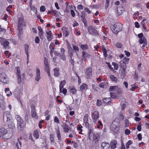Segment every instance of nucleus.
<instances>
[{"label": "nucleus", "instance_id": "obj_1", "mask_svg": "<svg viewBox=\"0 0 149 149\" xmlns=\"http://www.w3.org/2000/svg\"><path fill=\"white\" fill-rule=\"evenodd\" d=\"M120 121L118 118H116L112 123L111 129L113 132L117 133L120 130Z\"/></svg>", "mask_w": 149, "mask_h": 149}, {"label": "nucleus", "instance_id": "obj_2", "mask_svg": "<svg viewBox=\"0 0 149 149\" xmlns=\"http://www.w3.org/2000/svg\"><path fill=\"white\" fill-rule=\"evenodd\" d=\"M111 28L113 33L116 35L123 30V25L120 23H115L114 25L111 26Z\"/></svg>", "mask_w": 149, "mask_h": 149}, {"label": "nucleus", "instance_id": "obj_3", "mask_svg": "<svg viewBox=\"0 0 149 149\" xmlns=\"http://www.w3.org/2000/svg\"><path fill=\"white\" fill-rule=\"evenodd\" d=\"M16 71V75L17 77L18 83L21 84L22 82H24L25 78V74L24 73L21 74L19 66L16 67L15 68Z\"/></svg>", "mask_w": 149, "mask_h": 149}, {"label": "nucleus", "instance_id": "obj_4", "mask_svg": "<svg viewBox=\"0 0 149 149\" xmlns=\"http://www.w3.org/2000/svg\"><path fill=\"white\" fill-rule=\"evenodd\" d=\"M119 66L120 71L121 72V76L123 78L126 75V65L122 63V61H120L118 63Z\"/></svg>", "mask_w": 149, "mask_h": 149}, {"label": "nucleus", "instance_id": "obj_5", "mask_svg": "<svg viewBox=\"0 0 149 149\" xmlns=\"http://www.w3.org/2000/svg\"><path fill=\"white\" fill-rule=\"evenodd\" d=\"M17 124V129L20 131L22 130L23 129V120L22 118L18 115L15 116Z\"/></svg>", "mask_w": 149, "mask_h": 149}, {"label": "nucleus", "instance_id": "obj_6", "mask_svg": "<svg viewBox=\"0 0 149 149\" xmlns=\"http://www.w3.org/2000/svg\"><path fill=\"white\" fill-rule=\"evenodd\" d=\"M88 32L90 34L95 36H99V33L93 26H89L88 27Z\"/></svg>", "mask_w": 149, "mask_h": 149}, {"label": "nucleus", "instance_id": "obj_7", "mask_svg": "<svg viewBox=\"0 0 149 149\" xmlns=\"http://www.w3.org/2000/svg\"><path fill=\"white\" fill-rule=\"evenodd\" d=\"M4 130L3 132V138L7 139H10L12 136L13 134L12 131L8 130L3 128Z\"/></svg>", "mask_w": 149, "mask_h": 149}, {"label": "nucleus", "instance_id": "obj_8", "mask_svg": "<svg viewBox=\"0 0 149 149\" xmlns=\"http://www.w3.org/2000/svg\"><path fill=\"white\" fill-rule=\"evenodd\" d=\"M91 118L94 123H95L99 118V113L97 111H95L92 113Z\"/></svg>", "mask_w": 149, "mask_h": 149}, {"label": "nucleus", "instance_id": "obj_9", "mask_svg": "<svg viewBox=\"0 0 149 149\" xmlns=\"http://www.w3.org/2000/svg\"><path fill=\"white\" fill-rule=\"evenodd\" d=\"M0 42L1 45H2L5 49H9V42L6 39L3 38L2 37H0Z\"/></svg>", "mask_w": 149, "mask_h": 149}, {"label": "nucleus", "instance_id": "obj_10", "mask_svg": "<svg viewBox=\"0 0 149 149\" xmlns=\"http://www.w3.org/2000/svg\"><path fill=\"white\" fill-rule=\"evenodd\" d=\"M93 73L92 69L89 67L86 68L85 71L86 77L87 79H89L92 77Z\"/></svg>", "mask_w": 149, "mask_h": 149}, {"label": "nucleus", "instance_id": "obj_11", "mask_svg": "<svg viewBox=\"0 0 149 149\" xmlns=\"http://www.w3.org/2000/svg\"><path fill=\"white\" fill-rule=\"evenodd\" d=\"M44 62L45 71L47 72L50 70L49 64L48 63V59L46 57L44 58Z\"/></svg>", "mask_w": 149, "mask_h": 149}, {"label": "nucleus", "instance_id": "obj_12", "mask_svg": "<svg viewBox=\"0 0 149 149\" xmlns=\"http://www.w3.org/2000/svg\"><path fill=\"white\" fill-rule=\"evenodd\" d=\"M24 50L25 54L27 56V64L29 62V46L28 44H25L24 45Z\"/></svg>", "mask_w": 149, "mask_h": 149}, {"label": "nucleus", "instance_id": "obj_13", "mask_svg": "<svg viewBox=\"0 0 149 149\" xmlns=\"http://www.w3.org/2000/svg\"><path fill=\"white\" fill-rule=\"evenodd\" d=\"M84 122L85 124L86 127H88L89 124L88 123V115L87 113L86 114L84 118Z\"/></svg>", "mask_w": 149, "mask_h": 149}, {"label": "nucleus", "instance_id": "obj_14", "mask_svg": "<svg viewBox=\"0 0 149 149\" xmlns=\"http://www.w3.org/2000/svg\"><path fill=\"white\" fill-rule=\"evenodd\" d=\"M85 13L83 11L81 12V20L84 23L85 26H87V20L86 19L85 17Z\"/></svg>", "mask_w": 149, "mask_h": 149}, {"label": "nucleus", "instance_id": "obj_15", "mask_svg": "<svg viewBox=\"0 0 149 149\" xmlns=\"http://www.w3.org/2000/svg\"><path fill=\"white\" fill-rule=\"evenodd\" d=\"M46 33L47 34L46 37L48 40L49 41H51L53 37L51 31L49 30L46 31Z\"/></svg>", "mask_w": 149, "mask_h": 149}, {"label": "nucleus", "instance_id": "obj_16", "mask_svg": "<svg viewBox=\"0 0 149 149\" xmlns=\"http://www.w3.org/2000/svg\"><path fill=\"white\" fill-rule=\"evenodd\" d=\"M68 88L70 93L72 95H74L76 94L77 90L74 86H70Z\"/></svg>", "mask_w": 149, "mask_h": 149}, {"label": "nucleus", "instance_id": "obj_17", "mask_svg": "<svg viewBox=\"0 0 149 149\" xmlns=\"http://www.w3.org/2000/svg\"><path fill=\"white\" fill-rule=\"evenodd\" d=\"M68 29L67 27L63 26L61 28V30L63 31V36L66 37L69 36V33L68 31Z\"/></svg>", "mask_w": 149, "mask_h": 149}, {"label": "nucleus", "instance_id": "obj_18", "mask_svg": "<svg viewBox=\"0 0 149 149\" xmlns=\"http://www.w3.org/2000/svg\"><path fill=\"white\" fill-rule=\"evenodd\" d=\"M40 70L38 69H37L36 70V74L35 77V80L37 81H38L40 79Z\"/></svg>", "mask_w": 149, "mask_h": 149}, {"label": "nucleus", "instance_id": "obj_19", "mask_svg": "<svg viewBox=\"0 0 149 149\" xmlns=\"http://www.w3.org/2000/svg\"><path fill=\"white\" fill-rule=\"evenodd\" d=\"M7 124L8 127L10 129H13L15 127V125L14 123L12 121V120L7 121Z\"/></svg>", "mask_w": 149, "mask_h": 149}, {"label": "nucleus", "instance_id": "obj_20", "mask_svg": "<svg viewBox=\"0 0 149 149\" xmlns=\"http://www.w3.org/2000/svg\"><path fill=\"white\" fill-rule=\"evenodd\" d=\"M117 143L116 141L113 140L109 144L110 147L111 149H115L116 147V145Z\"/></svg>", "mask_w": 149, "mask_h": 149}, {"label": "nucleus", "instance_id": "obj_21", "mask_svg": "<svg viewBox=\"0 0 149 149\" xmlns=\"http://www.w3.org/2000/svg\"><path fill=\"white\" fill-rule=\"evenodd\" d=\"M62 127L65 132L68 133L69 132L70 128L67 124L65 123H63Z\"/></svg>", "mask_w": 149, "mask_h": 149}, {"label": "nucleus", "instance_id": "obj_22", "mask_svg": "<svg viewBox=\"0 0 149 149\" xmlns=\"http://www.w3.org/2000/svg\"><path fill=\"white\" fill-rule=\"evenodd\" d=\"M93 142L95 143H97L99 141V137L98 135L95 134V135H93Z\"/></svg>", "mask_w": 149, "mask_h": 149}, {"label": "nucleus", "instance_id": "obj_23", "mask_svg": "<svg viewBox=\"0 0 149 149\" xmlns=\"http://www.w3.org/2000/svg\"><path fill=\"white\" fill-rule=\"evenodd\" d=\"M101 146L103 149H109L110 148L109 144L107 142L102 143Z\"/></svg>", "mask_w": 149, "mask_h": 149}, {"label": "nucleus", "instance_id": "obj_24", "mask_svg": "<svg viewBox=\"0 0 149 149\" xmlns=\"http://www.w3.org/2000/svg\"><path fill=\"white\" fill-rule=\"evenodd\" d=\"M65 84L66 81L65 80L61 81L60 82L59 84V91L61 93L62 89V88H63Z\"/></svg>", "mask_w": 149, "mask_h": 149}, {"label": "nucleus", "instance_id": "obj_25", "mask_svg": "<svg viewBox=\"0 0 149 149\" xmlns=\"http://www.w3.org/2000/svg\"><path fill=\"white\" fill-rule=\"evenodd\" d=\"M83 57L85 58L88 59L91 56V55L86 52L85 51H83L82 52Z\"/></svg>", "mask_w": 149, "mask_h": 149}, {"label": "nucleus", "instance_id": "obj_26", "mask_svg": "<svg viewBox=\"0 0 149 149\" xmlns=\"http://www.w3.org/2000/svg\"><path fill=\"white\" fill-rule=\"evenodd\" d=\"M5 115L7 117V121L10 120H12L11 115L10 112L6 111L4 112V115Z\"/></svg>", "mask_w": 149, "mask_h": 149}, {"label": "nucleus", "instance_id": "obj_27", "mask_svg": "<svg viewBox=\"0 0 149 149\" xmlns=\"http://www.w3.org/2000/svg\"><path fill=\"white\" fill-rule=\"evenodd\" d=\"M111 98L110 97L104 98L102 99V101L104 104H107L111 102Z\"/></svg>", "mask_w": 149, "mask_h": 149}, {"label": "nucleus", "instance_id": "obj_28", "mask_svg": "<svg viewBox=\"0 0 149 149\" xmlns=\"http://www.w3.org/2000/svg\"><path fill=\"white\" fill-rule=\"evenodd\" d=\"M53 71H54V75L56 77H58L60 74L59 72V69L58 68H54Z\"/></svg>", "mask_w": 149, "mask_h": 149}, {"label": "nucleus", "instance_id": "obj_29", "mask_svg": "<svg viewBox=\"0 0 149 149\" xmlns=\"http://www.w3.org/2000/svg\"><path fill=\"white\" fill-rule=\"evenodd\" d=\"M88 85L87 84L83 83L80 87V90L83 91L84 90H86L88 89Z\"/></svg>", "mask_w": 149, "mask_h": 149}, {"label": "nucleus", "instance_id": "obj_30", "mask_svg": "<svg viewBox=\"0 0 149 149\" xmlns=\"http://www.w3.org/2000/svg\"><path fill=\"white\" fill-rule=\"evenodd\" d=\"M95 134L93 132V130L90 129L89 130L88 133V138L89 139H91V137H92V136H93V135H95Z\"/></svg>", "mask_w": 149, "mask_h": 149}, {"label": "nucleus", "instance_id": "obj_31", "mask_svg": "<svg viewBox=\"0 0 149 149\" xmlns=\"http://www.w3.org/2000/svg\"><path fill=\"white\" fill-rule=\"evenodd\" d=\"M56 134H57L58 140L59 141H61V132L59 128L56 130Z\"/></svg>", "mask_w": 149, "mask_h": 149}, {"label": "nucleus", "instance_id": "obj_32", "mask_svg": "<svg viewBox=\"0 0 149 149\" xmlns=\"http://www.w3.org/2000/svg\"><path fill=\"white\" fill-rule=\"evenodd\" d=\"M33 136L36 139H38L39 137V132L38 130L36 129L33 131Z\"/></svg>", "mask_w": 149, "mask_h": 149}, {"label": "nucleus", "instance_id": "obj_33", "mask_svg": "<svg viewBox=\"0 0 149 149\" xmlns=\"http://www.w3.org/2000/svg\"><path fill=\"white\" fill-rule=\"evenodd\" d=\"M16 146L17 149H21L22 146V142L19 141V139H17V142L16 143Z\"/></svg>", "mask_w": 149, "mask_h": 149}, {"label": "nucleus", "instance_id": "obj_34", "mask_svg": "<svg viewBox=\"0 0 149 149\" xmlns=\"http://www.w3.org/2000/svg\"><path fill=\"white\" fill-rule=\"evenodd\" d=\"M83 126L81 125H78L77 127V130L79 131V134H83L82 132L83 131Z\"/></svg>", "mask_w": 149, "mask_h": 149}, {"label": "nucleus", "instance_id": "obj_35", "mask_svg": "<svg viewBox=\"0 0 149 149\" xmlns=\"http://www.w3.org/2000/svg\"><path fill=\"white\" fill-rule=\"evenodd\" d=\"M5 92L7 93L6 96L8 97H9L11 95L12 92L10 91L9 88H6L5 89Z\"/></svg>", "mask_w": 149, "mask_h": 149}, {"label": "nucleus", "instance_id": "obj_36", "mask_svg": "<svg viewBox=\"0 0 149 149\" xmlns=\"http://www.w3.org/2000/svg\"><path fill=\"white\" fill-rule=\"evenodd\" d=\"M92 88L94 90V91H97L99 89L98 86L96 84H94L92 85Z\"/></svg>", "mask_w": 149, "mask_h": 149}, {"label": "nucleus", "instance_id": "obj_37", "mask_svg": "<svg viewBox=\"0 0 149 149\" xmlns=\"http://www.w3.org/2000/svg\"><path fill=\"white\" fill-rule=\"evenodd\" d=\"M55 46L54 44V43L51 42L49 45V48L50 49V52H54V51Z\"/></svg>", "mask_w": 149, "mask_h": 149}, {"label": "nucleus", "instance_id": "obj_38", "mask_svg": "<svg viewBox=\"0 0 149 149\" xmlns=\"http://www.w3.org/2000/svg\"><path fill=\"white\" fill-rule=\"evenodd\" d=\"M102 50L103 51L104 56L105 58L107 57L108 56L107 54V51L106 50L105 47L104 45L102 46Z\"/></svg>", "mask_w": 149, "mask_h": 149}, {"label": "nucleus", "instance_id": "obj_39", "mask_svg": "<svg viewBox=\"0 0 149 149\" xmlns=\"http://www.w3.org/2000/svg\"><path fill=\"white\" fill-rule=\"evenodd\" d=\"M49 138L52 144L54 143V134H51L49 136Z\"/></svg>", "mask_w": 149, "mask_h": 149}, {"label": "nucleus", "instance_id": "obj_40", "mask_svg": "<svg viewBox=\"0 0 149 149\" xmlns=\"http://www.w3.org/2000/svg\"><path fill=\"white\" fill-rule=\"evenodd\" d=\"M139 42L140 44L145 43L146 42V39L145 37L142 38H140L139 40Z\"/></svg>", "mask_w": 149, "mask_h": 149}, {"label": "nucleus", "instance_id": "obj_41", "mask_svg": "<svg viewBox=\"0 0 149 149\" xmlns=\"http://www.w3.org/2000/svg\"><path fill=\"white\" fill-rule=\"evenodd\" d=\"M24 21L23 19L21 18V17H19L18 18V25H23Z\"/></svg>", "mask_w": 149, "mask_h": 149}, {"label": "nucleus", "instance_id": "obj_42", "mask_svg": "<svg viewBox=\"0 0 149 149\" xmlns=\"http://www.w3.org/2000/svg\"><path fill=\"white\" fill-rule=\"evenodd\" d=\"M112 65L113 66L114 70H117L118 68L119 64H118L116 62H113L112 63Z\"/></svg>", "mask_w": 149, "mask_h": 149}, {"label": "nucleus", "instance_id": "obj_43", "mask_svg": "<svg viewBox=\"0 0 149 149\" xmlns=\"http://www.w3.org/2000/svg\"><path fill=\"white\" fill-rule=\"evenodd\" d=\"M59 57L63 61H65L66 60V58L65 55L63 53H60L59 54Z\"/></svg>", "mask_w": 149, "mask_h": 149}, {"label": "nucleus", "instance_id": "obj_44", "mask_svg": "<svg viewBox=\"0 0 149 149\" xmlns=\"http://www.w3.org/2000/svg\"><path fill=\"white\" fill-rule=\"evenodd\" d=\"M80 47L83 50H84L83 51L88 48V46L86 44H81L80 45Z\"/></svg>", "mask_w": 149, "mask_h": 149}, {"label": "nucleus", "instance_id": "obj_45", "mask_svg": "<svg viewBox=\"0 0 149 149\" xmlns=\"http://www.w3.org/2000/svg\"><path fill=\"white\" fill-rule=\"evenodd\" d=\"M116 92L118 94H120L122 93V89L117 86L116 89Z\"/></svg>", "mask_w": 149, "mask_h": 149}, {"label": "nucleus", "instance_id": "obj_46", "mask_svg": "<svg viewBox=\"0 0 149 149\" xmlns=\"http://www.w3.org/2000/svg\"><path fill=\"white\" fill-rule=\"evenodd\" d=\"M129 60V59L126 57H125L123 58L122 63L124 64H127L128 63V62Z\"/></svg>", "mask_w": 149, "mask_h": 149}, {"label": "nucleus", "instance_id": "obj_47", "mask_svg": "<svg viewBox=\"0 0 149 149\" xmlns=\"http://www.w3.org/2000/svg\"><path fill=\"white\" fill-rule=\"evenodd\" d=\"M106 63L108 67L112 71L113 73H114L115 72H116V71H114V69H113V68L112 67L111 65H110L109 62H107Z\"/></svg>", "mask_w": 149, "mask_h": 149}, {"label": "nucleus", "instance_id": "obj_48", "mask_svg": "<svg viewBox=\"0 0 149 149\" xmlns=\"http://www.w3.org/2000/svg\"><path fill=\"white\" fill-rule=\"evenodd\" d=\"M110 78L112 80V81H117V78L114 75H111L110 76Z\"/></svg>", "mask_w": 149, "mask_h": 149}, {"label": "nucleus", "instance_id": "obj_49", "mask_svg": "<svg viewBox=\"0 0 149 149\" xmlns=\"http://www.w3.org/2000/svg\"><path fill=\"white\" fill-rule=\"evenodd\" d=\"M132 141L131 140H129L126 144V147L127 149H128L129 148V146L132 143Z\"/></svg>", "mask_w": 149, "mask_h": 149}, {"label": "nucleus", "instance_id": "obj_50", "mask_svg": "<svg viewBox=\"0 0 149 149\" xmlns=\"http://www.w3.org/2000/svg\"><path fill=\"white\" fill-rule=\"evenodd\" d=\"M141 24L143 28L145 31L148 32L149 31V30H148L146 26L145 23L144 22H142Z\"/></svg>", "mask_w": 149, "mask_h": 149}, {"label": "nucleus", "instance_id": "obj_51", "mask_svg": "<svg viewBox=\"0 0 149 149\" xmlns=\"http://www.w3.org/2000/svg\"><path fill=\"white\" fill-rule=\"evenodd\" d=\"M72 47L75 53H77L79 52V49L77 46L74 45L72 46Z\"/></svg>", "mask_w": 149, "mask_h": 149}, {"label": "nucleus", "instance_id": "obj_52", "mask_svg": "<svg viewBox=\"0 0 149 149\" xmlns=\"http://www.w3.org/2000/svg\"><path fill=\"white\" fill-rule=\"evenodd\" d=\"M117 86H111L109 88V91H115L116 88Z\"/></svg>", "mask_w": 149, "mask_h": 149}, {"label": "nucleus", "instance_id": "obj_53", "mask_svg": "<svg viewBox=\"0 0 149 149\" xmlns=\"http://www.w3.org/2000/svg\"><path fill=\"white\" fill-rule=\"evenodd\" d=\"M23 25H18V29L19 32L21 33L23 30Z\"/></svg>", "mask_w": 149, "mask_h": 149}, {"label": "nucleus", "instance_id": "obj_54", "mask_svg": "<svg viewBox=\"0 0 149 149\" xmlns=\"http://www.w3.org/2000/svg\"><path fill=\"white\" fill-rule=\"evenodd\" d=\"M4 54L7 58H9L11 54L8 51H6L4 52Z\"/></svg>", "mask_w": 149, "mask_h": 149}, {"label": "nucleus", "instance_id": "obj_55", "mask_svg": "<svg viewBox=\"0 0 149 149\" xmlns=\"http://www.w3.org/2000/svg\"><path fill=\"white\" fill-rule=\"evenodd\" d=\"M110 0H106V3L105 4V8L107 9L109 7Z\"/></svg>", "mask_w": 149, "mask_h": 149}, {"label": "nucleus", "instance_id": "obj_56", "mask_svg": "<svg viewBox=\"0 0 149 149\" xmlns=\"http://www.w3.org/2000/svg\"><path fill=\"white\" fill-rule=\"evenodd\" d=\"M102 102L101 100L97 99V100L96 105L98 106H100L102 104Z\"/></svg>", "mask_w": 149, "mask_h": 149}, {"label": "nucleus", "instance_id": "obj_57", "mask_svg": "<svg viewBox=\"0 0 149 149\" xmlns=\"http://www.w3.org/2000/svg\"><path fill=\"white\" fill-rule=\"evenodd\" d=\"M43 34V32H38V35L40 37V38L42 40L44 38Z\"/></svg>", "mask_w": 149, "mask_h": 149}, {"label": "nucleus", "instance_id": "obj_58", "mask_svg": "<svg viewBox=\"0 0 149 149\" xmlns=\"http://www.w3.org/2000/svg\"><path fill=\"white\" fill-rule=\"evenodd\" d=\"M4 130L3 128H1L0 129V138L2 136L3 138V132H4Z\"/></svg>", "mask_w": 149, "mask_h": 149}, {"label": "nucleus", "instance_id": "obj_59", "mask_svg": "<svg viewBox=\"0 0 149 149\" xmlns=\"http://www.w3.org/2000/svg\"><path fill=\"white\" fill-rule=\"evenodd\" d=\"M31 116L33 118H36L37 116L36 111L31 112Z\"/></svg>", "mask_w": 149, "mask_h": 149}, {"label": "nucleus", "instance_id": "obj_60", "mask_svg": "<svg viewBox=\"0 0 149 149\" xmlns=\"http://www.w3.org/2000/svg\"><path fill=\"white\" fill-rule=\"evenodd\" d=\"M115 46L117 48H121L122 47V45L121 43L118 42L116 44Z\"/></svg>", "mask_w": 149, "mask_h": 149}, {"label": "nucleus", "instance_id": "obj_61", "mask_svg": "<svg viewBox=\"0 0 149 149\" xmlns=\"http://www.w3.org/2000/svg\"><path fill=\"white\" fill-rule=\"evenodd\" d=\"M125 133L127 135H129L130 133V131L128 129H126L125 130Z\"/></svg>", "mask_w": 149, "mask_h": 149}, {"label": "nucleus", "instance_id": "obj_62", "mask_svg": "<svg viewBox=\"0 0 149 149\" xmlns=\"http://www.w3.org/2000/svg\"><path fill=\"white\" fill-rule=\"evenodd\" d=\"M77 8L79 10H80L83 9L84 7L81 5H79L77 6Z\"/></svg>", "mask_w": 149, "mask_h": 149}, {"label": "nucleus", "instance_id": "obj_63", "mask_svg": "<svg viewBox=\"0 0 149 149\" xmlns=\"http://www.w3.org/2000/svg\"><path fill=\"white\" fill-rule=\"evenodd\" d=\"M54 122L57 124H58L59 123V121L58 118L57 117L55 116L54 118Z\"/></svg>", "mask_w": 149, "mask_h": 149}, {"label": "nucleus", "instance_id": "obj_64", "mask_svg": "<svg viewBox=\"0 0 149 149\" xmlns=\"http://www.w3.org/2000/svg\"><path fill=\"white\" fill-rule=\"evenodd\" d=\"M40 40L38 36H36L35 38V42L36 43H39Z\"/></svg>", "mask_w": 149, "mask_h": 149}]
</instances>
